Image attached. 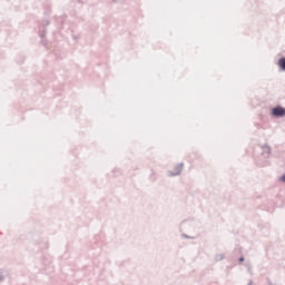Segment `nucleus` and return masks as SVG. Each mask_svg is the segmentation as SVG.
I'll return each mask as SVG.
<instances>
[{
	"label": "nucleus",
	"mask_w": 285,
	"mask_h": 285,
	"mask_svg": "<svg viewBox=\"0 0 285 285\" xmlns=\"http://www.w3.org/2000/svg\"><path fill=\"white\" fill-rule=\"evenodd\" d=\"M273 117H285V108L284 107H275L272 109Z\"/></svg>",
	"instance_id": "f257e3e1"
},
{
	"label": "nucleus",
	"mask_w": 285,
	"mask_h": 285,
	"mask_svg": "<svg viewBox=\"0 0 285 285\" xmlns=\"http://www.w3.org/2000/svg\"><path fill=\"white\" fill-rule=\"evenodd\" d=\"M183 168H184V165H178V166L176 167V170H175V171H169V175H170L171 177H175V175H179V174L181 173Z\"/></svg>",
	"instance_id": "f03ea898"
},
{
	"label": "nucleus",
	"mask_w": 285,
	"mask_h": 285,
	"mask_svg": "<svg viewBox=\"0 0 285 285\" xmlns=\"http://www.w3.org/2000/svg\"><path fill=\"white\" fill-rule=\"evenodd\" d=\"M278 66H279V68H282L283 70H285V58H281V59L278 60Z\"/></svg>",
	"instance_id": "7ed1b4c3"
},
{
	"label": "nucleus",
	"mask_w": 285,
	"mask_h": 285,
	"mask_svg": "<svg viewBox=\"0 0 285 285\" xmlns=\"http://www.w3.org/2000/svg\"><path fill=\"white\" fill-rule=\"evenodd\" d=\"M281 181H285V175L281 177Z\"/></svg>",
	"instance_id": "20e7f679"
}]
</instances>
